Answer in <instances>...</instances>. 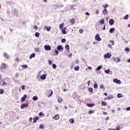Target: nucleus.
<instances>
[{
  "instance_id": "obj_48",
  "label": "nucleus",
  "mask_w": 130,
  "mask_h": 130,
  "mask_svg": "<svg viewBox=\"0 0 130 130\" xmlns=\"http://www.w3.org/2000/svg\"><path fill=\"white\" fill-rule=\"evenodd\" d=\"M32 119H33V118H32L31 117H30L29 118V122H32Z\"/></svg>"
},
{
  "instance_id": "obj_34",
  "label": "nucleus",
  "mask_w": 130,
  "mask_h": 130,
  "mask_svg": "<svg viewBox=\"0 0 130 130\" xmlns=\"http://www.w3.org/2000/svg\"><path fill=\"white\" fill-rule=\"evenodd\" d=\"M75 120H74V119H70L69 120V122H70V123H74Z\"/></svg>"
},
{
  "instance_id": "obj_28",
  "label": "nucleus",
  "mask_w": 130,
  "mask_h": 130,
  "mask_svg": "<svg viewBox=\"0 0 130 130\" xmlns=\"http://www.w3.org/2000/svg\"><path fill=\"white\" fill-rule=\"evenodd\" d=\"M75 71H78V70H80V67L79 66H75L74 67Z\"/></svg>"
},
{
  "instance_id": "obj_54",
  "label": "nucleus",
  "mask_w": 130,
  "mask_h": 130,
  "mask_svg": "<svg viewBox=\"0 0 130 130\" xmlns=\"http://www.w3.org/2000/svg\"><path fill=\"white\" fill-rule=\"evenodd\" d=\"M21 89L25 90V85H22L21 87Z\"/></svg>"
},
{
  "instance_id": "obj_4",
  "label": "nucleus",
  "mask_w": 130,
  "mask_h": 130,
  "mask_svg": "<svg viewBox=\"0 0 130 130\" xmlns=\"http://www.w3.org/2000/svg\"><path fill=\"white\" fill-rule=\"evenodd\" d=\"M37 120H39V117L38 116H35L33 118V123H36L37 122Z\"/></svg>"
},
{
  "instance_id": "obj_10",
  "label": "nucleus",
  "mask_w": 130,
  "mask_h": 130,
  "mask_svg": "<svg viewBox=\"0 0 130 130\" xmlns=\"http://www.w3.org/2000/svg\"><path fill=\"white\" fill-rule=\"evenodd\" d=\"M113 59L114 61H115L116 62H120L121 61L120 58L118 57L113 58Z\"/></svg>"
},
{
  "instance_id": "obj_37",
  "label": "nucleus",
  "mask_w": 130,
  "mask_h": 130,
  "mask_svg": "<svg viewBox=\"0 0 130 130\" xmlns=\"http://www.w3.org/2000/svg\"><path fill=\"white\" fill-rule=\"evenodd\" d=\"M39 127H40V128L43 129V128H44L45 126L43 124H40L39 126Z\"/></svg>"
},
{
  "instance_id": "obj_9",
  "label": "nucleus",
  "mask_w": 130,
  "mask_h": 130,
  "mask_svg": "<svg viewBox=\"0 0 130 130\" xmlns=\"http://www.w3.org/2000/svg\"><path fill=\"white\" fill-rule=\"evenodd\" d=\"M26 98H27V95L24 94L22 98L20 99V102H24L25 100H26Z\"/></svg>"
},
{
  "instance_id": "obj_42",
  "label": "nucleus",
  "mask_w": 130,
  "mask_h": 130,
  "mask_svg": "<svg viewBox=\"0 0 130 130\" xmlns=\"http://www.w3.org/2000/svg\"><path fill=\"white\" fill-rule=\"evenodd\" d=\"M103 8H104L106 10V8H107V7H108V4H106L105 5H103Z\"/></svg>"
},
{
  "instance_id": "obj_23",
  "label": "nucleus",
  "mask_w": 130,
  "mask_h": 130,
  "mask_svg": "<svg viewBox=\"0 0 130 130\" xmlns=\"http://www.w3.org/2000/svg\"><path fill=\"white\" fill-rule=\"evenodd\" d=\"M115 28H111L109 30L110 33H113L114 32Z\"/></svg>"
},
{
  "instance_id": "obj_24",
  "label": "nucleus",
  "mask_w": 130,
  "mask_h": 130,
  "mask_svg": "<svg viewBox=\"0 0 130 130\" xmlns=\"http://www.w3.org/2000/svg\"><path fill=\"white\" fill-rule=\"evenodd\" d=\"M65 48L66 49H67V50L68 51H69V50H70V46L69 45H67L66 46H65Z\"/></svg>"
},
{
  "instance_id": "obj_14",
  "label": "nucleus",
  "mask_w": 130,
  "mask_h": 130,
  "mask_svg": "<svg viewBox=\"0 0 130 130\" xmlns=\"http://www.w3.org/2000/svg\"><path fill=\"white\" fill-rule=\"evenodd\" d=\"M109 23L111 26H112L114 24V20H113L112 19H111L109 20Z\"/></svg>"
},
{
  "instance_id": "obj_63",
  "label": "nucleus",
  "mask_w": 130,
  "mask_h": 130,
  "mask_svg": "<svg viewBox=\"0 0 130 130\" xmlns=\"http://www.w3.org/2000/svg\"><path fill=\"white\" fill-rule=\"evenodd\" d=\"M87 69H88V70H92V67L89 66L87 68Z\"/></svg>"
},
{
  "instance_id": "obj_40",
  "label": "nucleus",
  "mask_w": 130,
  "mask_h": 130,
  "mask_svg": "<svg viewBox=\"0 0 130 130\" xmlns=\"http://www.w3.org/2000/svg\"><path fill=\"white\" fill-rule=\"evenodd\" d=\"M94 111H93V110H90V111H89V112H88V114H92V113H94Z\"/></svg>"
},
{
  "instance_id": "obj_53",
  "label": "nucleus",
  "mask_w": 130,
  "mask_h": 130,
  "mask_svg": "<svg viewBox=\"0 0 130 130\" xmlns=\"http://www.w3.org/2000/svg\"><path fill=\"white\" fill-rule=\"evenodd\" d=\"M34 29L35 30H37V29H38V26H37V25L34 26Z\"/></svg>"
},
{
  "instance_id": "obj_17",
  "label": "nucleus",
  "mask_w": 130,
  "mask_h": 130,
  "mask_svg": "<svg viewBox=\"0 0 130 130\" xmlns=\"http://www.w3.org/2000/svg\"><path fill=\"white\" fill-rule=\"evenodd\" d=\"M40 79H41V80H45V79H46V75H42V76H40Z\"/></svg>"
},
{
  "instance_id": "obj_36",
  "label": "nucleus",
  "mask_w": 130,
  "mask_h": 130,
  "mask_svg": "<svg viewBox=\"0 0 130 130\" xmlns=\"http://www.w3.org/2000/svg\"><path fill=\"white\" fill-rule=\"evenodd\" d=\"M108 100H110V99H112L113 98V96L112 95H109L107 97Z\"/></svg>"
},
{
  "instance_id": "obj_51",
  "label": "nucleus",
  "mask_w": 130,
  "mask_h": 130,
  "mask_svg": "<svg viewBox=\"0 0 130 130\" xmlns=\"http://www.w3.org/2000/svg\"><path fill=\"white\" fill-rule=\"evenodd\" d=\"M84 32V30L82 29H79V33H83Z\"/></svg>"
},
{
  "instance_id": "obj_30",
  "label": "nucleus",
  "mask_w": 130,
  "mask_h": 130,
  "mask_svg": "<svg viewBox=\"0 0 130 130\" xmlns=\"http://www.w3.org/2000/svg\"><path fill=\"white\" fill-rule=\"evenodd\" d=\"M87 106H88V107H92V106H94V104H87Z\"/></svg>"
},
{
  "instance_id": "obj_32",
  "label": "nucleus",
  "mask_w": 130,
  "mask_h": 130,
  "mask_svg": "<svg viewBox=\"0 0 130 130\" xmlns=\"http://www.w3.org/2000/svg\"><path fill=\"white\" fill-rule=\"evenodd\" d=\"M38 99V98L37 96H34L32 98V100H34L35 101H36Z\"/></svg>"
},
{
  "instance_id": "obj_62",
  "label": "nucleus",
  "mask_w": 130,
  "mask_h": 130,
  "mask_svg": "<svg viewBox=\"0 0 130 130\" xmlns=\"http://www.w3.org/2000/svg\"><path fill=\"white\" fill-rule=\"evenodd\" d=\"M126 110L128 111V110H130V107H128L127 108H126Z\"/></svg>"
},
{
  "instance_id": "obj_35",
  "label": "nucleus",
  "mask_w": 130,
  "mask_h": 130,
  "mask_svg": "<svg viewBox=\"0 0 130 130\" xmlns=\"http://www.w3.org/2000/svg\"><path fill=\"white\" fill-rule=\"evenodd\" d=\"M124 20H127L128 19V14L126 15L124 17H123Z\"/></svg>"
},
{
  "instance_id": "obj_22",
  "label": "nucleus",
  "mask_w": 130,
  "mask_h": 130,
  "mask_svg": "<svg viewBox=\"0 0 130 130\" xmlns=\"http://www.w3.org/2000/svg\"><path fill=\"white\" fill-rule=\"evenodd\" d=\"M103 15H107V14H108V12H107V9L103 10Z\"/></svg>"
},
{
  "instance_id": "obj_2",
  "label": "nucleus",
  "mask_w": 130,
  "mask_h": 130,
  "mask_svg": "<svg viewBox=\"0 0 130 130\" xmlns=\"http://www.w3.org/2000/svg\"><path fill=\"white\" fill-rule=\"evenodd\" d=\"M28 106H29L28 103L27 104H23L21 105L20 108L21 109H24V108H25V107L26 108H27V107H28Z\"/></svg>"
},
{
  "instance_id": "obj_12",
  "label": "nucleus",
  "mask_w": 130,
  "mask_h": 130,
  "mask_svg": "<svg viewBox=\"0 0 130 130\" xmlns=\"http://www.w3.org/2000/svg\"><path fill=\"white\" fill-rule=\"evenodd\" d=\"M99 23H100V24H101V25H103V24H104V23H105V20L104 19V18H102V19H101L99 21Z\"/></svg>"
},
{
  "instance_id": "obj_44",
  "label": "nucleus",
  "mask_w": 130,
  "mask_h": 130,
  "mask_svg": "<svg viewBox=\"0 0 130 130\" xmlns=\"http://www.w3.org/2000/svg\"><path fill=\"white\" fill-rule=\"evenodd\" d=\"M67 40H66V39H62L61 40V42L62 43H64V42H66Z\"/></svg>"
},
{
  "instance_id": "obj_57",
  "label": "nucleus",
  "mask_w": 130,
  "mask_h": 130,
  "mask_svg": "<svg viewBox=\"0 0 130 130\" xmlns=\"http://www.w3.org/2000/svg\"><path fill=\"white\" fill-rule=\"evenodd\" d=\"M85 15H86V16H90V13L89 12H86Z\"/></svg>"
},
{
  "instance_id": "obj_61",
  "label": "nucleus",
  "mask_w": 130,
  "mask_h": 130,
  "mask_svg": "<svg viewBox=\"0 0 130 130\" xmlns=\"http://www.w3.org/2000/svg\"><path fill=\"white\" fill-rule=\"evenodd\" d=\"M39 116H41V115H42V112H40L39 114Z\"/></svg>"
},
{
  "instance_id": "obj_46",
  "label": "nucleus",
  "mask_w": 130,
  "mask_h": 130,
  "mask_svg": "<svg viewBox=\"0 0 130 130\" xmlns=\"http://www.w3.org/2000/svg\"><path fill=\"white\" fill-rule=\"evenodd\" d=\"M52 68H53V69H56V64H52Z\"/></svg>"
},
{
  "instance_id": "obj_29",
  "label": "nucleus",
  "mask_w": 130,
  "mask_h": 130,
  "mask_svg": "<svg viewBox=\"0 0 130 130\" xmlns=\"http://www.w3.org/2000/svg\"><path fill=\"white\" fill-rule=\"evenodd\" d=\"M88 91L90 93H93V88H91V87L88 88Z\"/></svg>"
},
{
  "instance_id": "obj_26",
  "label": "nucleus",
  "mask_w": 130,
  "mask_h": 130,
  "mask_svg": "<svg viewBox=\"0 0 130 130\" xmlns=\"http://www.w3.org/2000/svg\"><path fill=\"white\" fill-rule=\"evenodd\" d=\"M33 57H35V53H32L29 56V58H33Z\"/></svg>"
},
{
  "instance_id": "obj_31",
  "label": "nucleus",
  "mask_w": 130,
  "mask_h": 130,
  "mask_svg": "<svg viewBox=\"0 0 130 130\" xmlns=\"http://www.w3.org/2000/svg\"><path fill=\"white\" fill-rule=\"evenodd\" d=\"M21 68H22V69H27L28 68V66L26 64L22 65L21 66Z\"/></svg>"
},
{
  "instance_id": "obj_1",
  "label": "nucleus",
  "mask_w": 130,
  "mask_h": 130,
  "mask_svg": "<svg viewBox=\"0 0 130 130\" xmlns=\"http://www.w3.org/2000/svg\"><path fill=\"white\" fill-rule=\"evenodd\" d=\"M6 69H8V64L3 63L0 67V70H6Z\"/></svg>"
},
{
  "instance_id": "obj_60",
  "label": "nucleus",
  "mask_w": 130,
  "mask_h": 130,
  "mask_svg": "<svg viewBox=\"0 0 130 130\" xmlns=\"http://www.w3.org/2000/svg\"><path fill=\"white\" fill-rule=\"evenodd\" d=\"M95 14H99V10H96Z\"/></svg>"
},
{
  "instance_id": "obj_52",
  "label": "nucleus",
  "mask_w": 130,
  "mask_h": 130,
  "mask_svg": "<svg viewBox=\"0 0 130 130\" xmlns=\"http://www.w3.org/2000/svg\"><path fill=\"white\" fill-rule=\"evenodd\" d=\"M35 51H36L37 52H38V51H39V48H37L35 49Z\"/></svg>"
},
{
  "instance_id": "obj_50",
  "label": "nucleus",
  "mask_w": 130,
  "mask_h": 130,
  "mask_svg": "<svg viewBox=\"0 0 130 130\" xmlns=\"http://www.w3.org/2000/svg\"><path fill=\"white\" fill-rule=\"evenodd\" d=\"M54 52L55 53H56V55H58V52L57 51V50H54Z\"/></svg>"
},
{
  "instance_id": "obj_18",
  "label": "nucleus",
  "mask_w": 130,
  "mask_h": 130,
  "mask_svg": "<svg viewBox=\"0 0 130 130\" xmlns=\"http://www.w3.org/2000/svg\"><path fill=\"white\" fill-rule=\"evenodd\" d=\"M107 103L105 101H102V106H107Z\"/></svg>"
},
{
  "instance_id": "obj_39",
  "label": "nucleus",
  "mask_w": 130,
  "mask_h": 130,
  "mask_svg": "<svg viewBox=\"0 0 130 130\" xmlns=\"http://www.w3.org/2000/svg\"><path fill=\"white\" fill-rule=\"evenodd\" d=\"M7 85H8V84L5 81L3 82L2 86H7Z\"/></svg>"
},
{
  "instance_id": "obj_55",
  "label": "nucleus",
  "mask_w": 130,
  "mask_h": 130,
  "mask_svg": "<svg viewBox=\"0 0 130 130\" xmlns=\"http://www.w3.org/2000/svg\"><path fill=\"white\" fill-rule=\"evenodd\" d=\"M125 50L126 51L128 52V51H129V48H126L125 49Z\"/></svg>"
},
{
  "instance_id": "obj_27",
  "label": "nucleus",
  "mask_w": 130,
  "mask_h": 130,
  "mask_svg": "<svg viewBox=\"0 0 130 130\" xmlns=\"http://www.w3.org/2000/svg\"><path fill=\"white\" fill-rule=\"evenodd\" d=\"M101 69H102V67L101 66H99L96 69L95 71H100V70H101Z\"/></svg>"
},
{
  "instance_id": "obj_3",
  "label": "nucleus",
  "mask_w": 130,
  "mask_h": 130,
  "mask_svg": "<svg viewBox=\"0 0 130 130\" xmlns=\"http://www.w3.org/2000/svg\"><path fill=\"white\" fill-rule=\"evenodd\" d=\"M95 38L97 41H101V40H102V39L100 38V35L99 34H96Z\"/></svg>"
},
{
  "instance_id": "obj_6",
  "label": "nucleus",
  "mask_w": 130,
  "mask_h": 130,
  "mask_svg": "<svg viewBox=\"0 0 130 130\" xmlns=\"http://www.w3.org/2000/svg\"><path fill=\"white\" fill-rule=\"evenodd\" d=\"M104 58H110L111 57V54H109V53H107L104 55Z\"/></svg>"
},
{
  "instance_id": "obj_15",
  "label": "nucleus",
  "mask_w": 130,
  "mask_h": 130,
  "mask_svg": "<svg viewBox=\"0 0 130 130\" xmlns=\"http://www.w3.org/2000/svg\"><path fill=\"white\" fill-rule=\"evenodd\" d=\"M57 50H62V51H63V48L61 46V45H59L57 47Z\"/></svg>"
},
{
  "instance_id": "obj_41",
  "label": "nucleus",
  "mask_w": 130,
  "mask_h": 130,
  "mask_svg": "<svg viewBox=\"0 0 130 130\" xmlns=\"http://www.w3.org/2000/svg\"><path fill=\"white\" fill-rule=\"evenodd\" d=\"M4 92H5L4 89H0V94H4Z\"/></svg>"
},
{
  "instance_id": "obj_59",
  "label": "nucleus",
  "mask_w": 130,
  "mask_h": 130,
  "mask_svg": "<svg viewBox=\"0 0 130 130\" xmlns=\"http://www.w3.org/2000/svg\"><path fill=\"white\" fill-rule=\"evenodd\" d=\"M48 61L49 62V64H51L52 62H51V61H50V60H48Z\"/></svg>"
},
{
  "instance_id": "obj_45",
  "label": "nucleus",
  "mask_w": 130,
  "mask_h": 130,
  "mask_svg": "<svg viewBox=\"0 0 130 130\" xmlns=\"http://www.w3.org/2000/svg\"><path fill=\"white\" fill-rule=\"evenodd\" d=\"M109 72H110V70H105V73H106V74H109Z\"/></svg>"
},
{
  "instance_id": "obj_58",
  "label": "nucleus",
  "mask_w": 130,
  "mask_h": 130,
  "mask_svg": "<svg viewBox=\"0 0 130 130\" xmlns=\"http://www.w3.org/2000/svg\"><path fill=\"white\" fill-rule=\"evenodd\" d=\"M18 77H19V73H16V74H15V77H16V78H18Z\"/></svg>"
},
{
  "instance_id": "obj_16",
  "label": "nucleus",
  "mask_w": 130,
  "mask_h": 130,
  "mask_svg": "<svg viewBox=\"0 0 130 130\" xmlns=\"http://www.w3.org/2000/svg\"><path fill=\"white\" fill-rule=\"evenodd\" d=\"M4 58H6V59H9V55H8V54L7 53H4L3 54Z\"/></svg>"
},
{
  "instance_id": "obj_7",
  "label": "nucleus",
  "mask_w": 130,
  "mask_h": 130,
  "mask_svg": "<svg viewBox=\"0 0 130 130\" xmlns=\"http://www.w3.org/2000/svg\"><path fill=\"white\" fill-rule=\"evenodd\" d=\"M52 119L54 120H58L59 119V115L57 114L52 117Z\"/></svg>"
},
{
  "instance_id": "obj_47",
  "label": "nucleus",
  "mask_w": 130,
  "mask_h": 130,
  "mask_svg": "<svg viewBox=\"0 0 130 130\" xmlns=\"http://www.w3.org/2000/svg\"><path fill=\"white\" fill-rule=\"evenodd\" d=\"M110 43H112V45H114V41L110 40Z\"/></svg>"
},
{
  "instance_id": "obj_64",
  "label": "nucleus",
  "mask_w": 130,
  "mask_h": 130,
  "mask_svg": "<svg viewBox=\"0 0 130 130\" xmlns=\"http://www.w3.org/2000/svg\"><path fill=\"white\" fill-rule=\"evenodd\" d=\"M116 129V130H120V128H119V127H117V128L116 129Z\"/></svg>"
},
{
  "instance_id": "obj_5",
  "label": "nucleus",
  "mask_w": 130,
  "mask_h": 130,
  "mask_svg": "<svg viewBox=\"0 0 130 130\" xmlns=\"http://www.w3.org/2000/svg\"><path fill=\"white\" fill-rule=\"evenodd\" d=\"M44 49L46 51L50 50L51 49V47L49 45H46L44 46Z\"/></svg>"
},
{
  "instance_id": "obj_43",
  "label": "nucleus",
  "mask_w": 130,
  "mask_h": 130,
  "mask_svg": "<svg viewBox=\"0 0 130 130\" xmlns=\"http://www.w3.org/2000/svg\"><path fill=\"white\" fill-rule=\"evenodd\" d=\"M93 87L95 89L98 88V84H94V85H93Z\"/></svg>"
},
{
  "instance_id": "obj_49",
  "label": "nucleus",
  "mask_w": 130,
  "mask_h": 130,
  "mask_svg": "<svg viewBox=\"0 0 130 130\" xmlns=\"http://www.w3.org/2000/svg\"><path fill=\"white\" fill-rule=\"evenodd\" d=\"M100 88L101 89H105V88H104V86L102 84L100 85Z\"/></svg>"
},
{
  "instance_id": "obj_13",
  "label": "nucleus",
  "mask_w": 130,
  "mask_h": 130,
  "mask_svg": "<svg viewBox=\"0 0 130 130\" xmlns=\"http://www.w3.org/2000/svg\"><path fill=\"white\" fill-rule=\"evenodd\" d=\"M57 101L58 103H62V102H63V99L62 98L60 97L58 99Z\"/></svg>"
},
{
  "instance_id": "obj_20",
  "label": "nucleus",
  "mask_w": 130,
  "mask_h": 130,
  "mask_svg": "<svg viewBox=\"0 0 130 130\" xmlns=\"http://www.w3.org/2000/svg\"><path fill=\"white\" fill-rule=\"evenodd\" d=\"M113 82L114 83H116V84H120V83H121L120 80H118L117 79H114Z\"/></svg>"
},
{
  "instance_id": "obj_33",
  "label": "nucleus",
  "mask_w": 130,
  "mask_h": 130,
  "mask_svg": "<svg viewBox=\"0 0 130 130\" xmlns=\"http://www.w3.org/2000/svg\"><path fill=\"white\" fill-rule=\"evenodd\" d=\"M36 37H39V35H40V34H39V32H37L35 33V34Z\"/></svg>"
},
{
  "instance_id": "obj_19",
  "label": "nucleus",
  "mask_w": 130,
  "mask_h": 130,
  "mask_svg": "<svg viewBox=\"0 0 130 130\" xmlns=\"http://www.w3.org/2000/svg\"><path fill=\"white\" fill-rule=\"evenodd\" d=\"M67 27H63V28L62 29V34L66 35L67 34Z\"/></svg>"
},
{
  "instance_id": "obj_56",
  "label": "nucleus",
  "mask_w": 130,
  "mask_h": 130,
  "mask_svg": "<svg viewBox=\"0 0 130 130\" xmlns=\"http://www.w3.org/2000/svg\"><path fill=\"white\" fill-rule=\"evenodd\" d=\"M15 61H17V62H19V58H16V59H15Z\"/></svg>"
},
{
  "instance_id": "obj_11",
  "label": "nucleus",
  "mask_w": 130,
  "mask_h": 130,
  "mask_svg": "<svg viewBox=\"0 0 130 130\" xmlns=\"http://www.w3.org/2000/svg\"><path fill=\"white\" fill-rule=\"evenodd\" d=\"M50 29H51V27L50 26H44V30H46L47 31H50Z\"/></svg>"
},
{
  "instance_id": "obj_8",
  "label": "nucleus",
  "mask_w": 130,
  "mask_h": 130,
  "mask_svg": "<svg viewBox=\"0 0 130 130\" xmlns=\"http://www.w3.org/2000/svg\"><path fill=\"white\" fill-rule=\"evenodd\" d=\"M47 93H50L48 95V97H51V96H52V94H53V91H52L51 89H50L47 91Z\"/></svg>"
},
{
  "instance_id": "obj_38",
  "label": "nucleus",
  "mask_w": 130,
  "mask_h": 130,
  "mask_svg": "<svg viewBox=\"0 0 130 130\" xmlns=\"http://www.w3.org/2000/svg\"><path fill=\"white\" fill-rule=\"evenodd\" d=\"M118 98H121V97H122V94L121 93H118L117 94Z\"/></svg>"
},
{
  "instance_id": "obj_25",
  "label": "nucleus",
  "mask_w": 130,
  "mask_h": 130,
  "mask_svg": "<svg viewBox=\"0 0 130 130\" xmlns=\"http://www.w3.org/2000/svg\"><path fill=\"white\" fill-rule=\"evenodd\" d=\"M59 28L60 29H62V28H63V23L60 24V25H59Z\"/></svg>"
},
{
  "instance_id": "obj_21",
  "label": "nucleus",
  "mask_w": 130,
  "mask_h": 130,
  "mask_svg": "<svg viewBox=\"0 0 130 130\" xmlns=\"http://www.w3.org/2000/svg\"><path fill=\"white\" fill-rule=\"evenodd\" d=\"M70 23H71V24H75V18L71 19L70 20Z\"/></svg>"
}]
</instances>
